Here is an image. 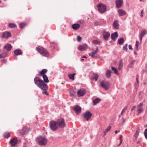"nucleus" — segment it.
<instances>
[{
    "label": "nucleus",
    "instance_id": "obj_1",
    "mask_svg": "<svg viewBox=\"0 0 147 147\" xmlns=\"http://www.w3.org/2000/svg\"><path fill=\"white\" fill-rule=\"evenodd\" d=\"M39 83H40L41 85L39 84H37V86L42 90H43L42 92V94L48 95L47 90L48 89V87L47 84L45 83H43L42 81H40Z\"/></svg>",
    "mask_w": 147,
    "mask_h": 147
},
{
    "label": "nucleus",
    "instance_id": "obj_2",
    "mask_svg": "<svg viewBox=\"0 0 147 147\" xmlns=\"http://www.w3.org/2000/svg\"><path fill=\"white\" fill-rule=\"evenodd\" d=\"M36 141L40 145L45 146L47 144V139L45 137L40 136L36 138Z\"/></svg>",
    "mask_w": 147,
    "mask_h": 147
},
{
    "label": "nucleus",
    "instance_id": "obj_3",
    "mask_svg": "<svg viewBox=\"0 0 147 147\" xmlns=\"http://www.w3.org/2000/svg\"><path fill=\"white\" fill-rule=\"evenodd\" d=\"M43 80L40 79L39 78L36 77L34 79V82L35 84L37 85V84H39L41 85L40 83H39V82L40 81H42V82H43V83L46 82V83H48L49 82V80L47 76L46 75H44L42 76Z\"/></svg>",
    "mask_w": 147,
    "mask_h": 147
},
{
    "label": "nucleus",
    "instance_id": "obj_4",
    "mask_svg": "<svg viewBox=\"0 0 147 147\" xmlns=\"http://www.w3.org/2000/svg\"><path fill=\"white\" fill-rule=\"evenodd\" d=\"M36 50L43 56L48 57L49 56V53L47 51L42 47H37L36 48Z\"/></svg>",
    "mask_w": 147,
    "mask_h": 147
},
{
    "label": "nucleus",
    "instance_id": "obj_5",
    "mask_svg": "<svg viewBox=\"0 0 147 147\" xmlns=\"http://www.w3.org/2000/svg\"><path fill=\"white\" fill-rule=\"evenodd\" d=\"M98 8V11L100 13H103L105 12L106 10L107 7L104 4L100 3L97 5Z\"/></svg>",
    "mask_w": 147,
    "mask_h": 147
},
{
    "label": "nucleus",
    "instance_id": "obj_6",
    "mask_svg": "<svg viewBox=\"0 0 147 147\" xmlns=\"http://www.w3.org/2000/svg\"><path fill=\"white\" fill-rule=\"evenodd\" d=\"M56 122L58 127L63 128L65 127L66 124L65 123V119L63 118L58 119Z\"/></svg>",
    "mask_w": 147,
    "mask_h": 147
},
{
    "label": "nucleus",
    "instance_id": "obj_7",
    "mask_svg": "<svg viewBox=\"0 0 147 147\" xmlns=\"http://www.w3.org/2000/svg\"><path fill=\"white\" fill-rule=\"evenodd\" d=\"M49 125L50 128L53 131H55L58 128V127L55 121L54 120L50 121L49 122Z\"/></svg>",
    "mask_w": 147,
    "mask_h": 147
},
{
    "label": "nucleus",
    "instance_id": "obj_8",
    "mask_svg": "<svg viewBox=\"0 0 147 147\" xmlns=\"http://www.w3.org/2000/svg\"><path fill=\"white\" fill-rule=\"evenodd\" d=\"M110 83L108 81H102L100 84V86L104 88L105 90L109 89L110 86Z\"/></svg>",
    "mask_w": 147,
    "mask_h": 147
},
{
    "label": "nucleus",
    "instance_id": "obj_9",
    "mask_svg": "<svg viewBox=\"0 0 147 147\" xmlns=\"http://www.w3.org/2000/svg\"><path fill=\"white\" fill-rule=\"evenodd\" d=\"M92 115V113L89 111H87L82 114V116L86 119L87 121H88Z\"/></svg>",
    "mask_w": 147,
    "mask_h": 147
},
{
    "label": "nucleus",
    "instance_id": "obj_10",
    "mask_svg": "<svg viewBox=\"0 0 147 147\" xmlns=\"http://www.w3.org/2000/svg\"><path fill=\"white\" fill-rule=\"evenodd\" d=\"M102 34L103 37L105 40H107L110 36V34L109 32H107L104 30H102Z\"/></svg>",
    "mask_w": 147,
    "mask_h": 147
},
{
    "label": "nucleus",
    "instance_id": "obj_11",
    "mask_svg": "<svg viewBox=\"0 0 147 147\" xmlns=\"http://www.w3.org/2000/svg\"><path fill=\"white\" fill-rule=\"evenodd\" d=\"M11 36V33L8 31H5L3 32L2 37V38H8Z\"/></svg>",
    "mask_w": 147,
    "mask_h": 147
},
{
    "label": "nucleus",
    "instance_id": "obj_12",
    "mask_svg": "<svg viewBox=\"0 0 147 147\" xmlns=\"http://www.w3.org/2000/svg\"><path fill=\"white\" fill-rule=\"evenodd\" d=\"M73 109L77 114H79L80 113L82 109L81 107L78 105L75 106Z\"/></svg>",
    "mask_w": 147,
    "mask_h": 147
},
{
    "label": "nucleus",
    "instance_id": "obj_13",
    "mask_svg": "<svg viewBox=\"0 0 147 147\" xmlns=\"http://www.w3.org/2000/svg\"><path fill=\"white\" fill-rule=\"evenodd\" d=\"M86 92V90L85 89H80L78 92V97L82 96L84 95Z\"/></svg>",
    "mask_w": 147,
    "mask_h": 147
},
{
    "label": "nucleus",
    "instance_id": "obj_14",
    "mask_svg": "<svg viewBox=\"0 0 147 147\" xmlns=\"http://www.w3.org/2000/svg\"><path fill=\"white\" fill-rule=\"evenodd\" d=\"M123 0H117L115 1L116 7L117 8H120L122 6L123 3Z\"/></svg>",
    "mask_w": 147,
    "mask_h": 147
},
{
    "label": "nucleus",
    "instance_id": "obj_15",
    "mask_svg": "<svg viewBox=\"0 0 147 147\" xmlns=\"http://www.w3.org/2000/svg\"><path fill=\"white\" fill-rule=\"evenodd\" d=\"M88 48V46L86 44L80 45L78 47V49L81 51L86 50Z\"/></svg>",
    "mask_w": 147,
    "mask_h": 147
},
{
    "label": "nucleus",
    "instance_id": "obj_16",
    "mask_svg": "<svg viewBox=\"0 0 147 147\" xmlns=\"http://www.w3.org/2000/svg\"><path fill=\"white\" fill-rule=\"evenodd\" d=\"M17 143L18 140L17 139L14 138L11 139L9 142V143L11 144L12 146H14L17 144Z\"/></svg>",
    "mask_w": 147,
    "mask_h": 147
},
{
    "label": "nucleus",
    "instance_id": "obj_17",
    "mask_svg": "<svg viewBox=\"0 0 147 147\" xmlns=\"http://www.w3.org/2000/svg\"><path fill=\"white\" fill-rule=\"evenodd\" d=\"M28 130L26 127H24L20 131V133L21 134L23 135L26 134L27 133Z\"/></svg>",
    "mask_w": 147,
    "mask_h": 147
},
{
    "label": "nucleus",
    "instance_id": "obj_18",
    "mask_svg": "<svg viewBox=\"0 0 147 147\" xmlns=\"http://www.w3.org/2000/svg\"><path fill=\"white\" fill-rule=\"evenodd\" d=\"M118 36V33L117 32H115L114 33L112 34L111 36V39L114 40H115L117 38Z\"/></svg>",
    "mask_w": 147,
    "mask_h": 147
},
{
    "label": "nucleus",
    "instance_id": "obj_19",
    "mask_svg": "<svg viewBox=\"0 0 147 147\" xmlns=\"http://www.w3.org/2000/svg\"><path fill=\"white\" fill-rule=\"evenodd\" d=\"M12 47L11 44L7 43L4 47V48L5 49L8 51L11 50Z\"/></svg>",
    "mask_w": 147,
    "mask_h": 147
},
{
    "label": "nucleus",
    "instance_id": "obj_20",
    "mask_svg": "<svg viewBox=\"0 0 147 147\" xmlns=\"http://www.w3.org/2000/svg\"><path fill=\"white\" fill-rule=\"evenodd\" d=\"M119 14V16H122L125 15L126 14V11L122 9H119L118 11Z\"/></svg>",
    "mask_w": 147,
    "mask_h": 147
},
{
    "label": "nucleus",
    "instance_id": "obj_21",
    "mask_svg": "<svg viewBox=\"0 0 147 147\" xmlns=\"http://www.w3.org/2000/svg\"><path fill=\"white\" fill-rule=\"evenodd\" d=\"M80 27V24L75 23L73 24L71 26L72 28L74 30H76L79 29Z\"/></svg>",
    "mask_w": 147,
    "mask_h": 147
},
{
    "label": "nucleus",
    "instance_id": "obj_22",
    "mask_svg": "<svg viewBox=\"0 0 147 147\" xmlns=\"http://www.w3.org/2000/svg\"><path fill=\"white\" fill-rule=\"evenodd\" d=\"M113 25L115 29H118L119 26L118 20H115L113 23Z\"/></svg>",
    "mask_w": 147,
    "mask_h": 147
},
{
    "label": "nucleus",
    "instance_id": "obj_23",
    "mask_svg": "<svg viewBox=\"0 0 147 147\" xmlns=\"http://www.w3.org/2000/svg\"><path fill=\"white\" fill-rule=\"evenodd\" d=\"M14 52L15 55H20L22 53V52L21 51V50L19 49L15 50Z\"/></svg>",
    "mask_w": 147,
    "mask_h": 147
},
{
    "label": "nucleus",
    "instance_id": "obj_24",
    "mask_svg": "<svg viewBox=\"0 0 147 147\" xmlns=\"http://www.w3.org/2000/svg\"><path fill=\"white\" fill-rule=\"evenodd\" d=\"M112 72L110 70H107L106 72V76L107 78H110L111 76Z\"/></svg>",
    "mask_w": 147,
    "mask_h": 147
},
{
    "label": "nucleus",
    "instance_id": "obj_25",
    "mask_svg": "<svg viewBox=\"0 0 147 147\" xmlns=\"http://www.w3.org/2000/svg\"><path fill=\"white\" fill-rule=\"evenodd\" d=\"M47 71V69H43L41 71L39 72V74L40 76H42L44 75H46L45 74Z\"/></svg>",
    "mask_w": 147,
    "mask_h": 147
},
{
    "label": "nucleus",
    "instance_id": "obj_26",
    "mask_svg": "<svg viewBox=\"0 0 147 147\" xmlns=\"http://www.w3.org/2000/svg\"><path fill=\"white\" fill-rule=\"evenodd\" d=\"M124 42V40L123 37L119 38L117 40V42L119 45H123Z\"/></svg>",
    "mask_w": 147,
    "mask_h": 147
},
{
    "label": "nucleus",
    "instance_id": "obj_27",
    "mask_svg": "<svg viewBox=\"0 0 147 147\" xmlns=\"http://www.w3.org/2000/svg\"><path fill=\"white\" fill-rule=\"evenodd\" d=\"M8 27L11 28H13L17 27V26L15 24L12 23H9L8 24Z\"/></svg>",
    "mask_w": 147,
    "mask_h": 147
},
{
    "label": "nucleus",
    "instance_id": "obj_28",
    "mask_svg": "<svg viewBox=\"0 0 147 147\" xmlns=\"http://www.w3.org/2000/svg\"><path fill=\"white\" fill-rule=\"evenodd\" d=\"M101 100L98 98H97L96 99L94 100L93 101V105H95L97 104Z\"/></svg>",
    "mask_w": 147,
    "mask_h": 147
},
{
    "label": "nucleus",
    "instance_id": "obj_29",
    "mask_svg": "<svg viewBox=\"0 0 147 147\" xmlns=\"http://www.w3.org/2000/svg\"><path fill=\"white\" fill-rule=\"evenodd\" d=\"M139 132L140 129L139 128H138L136 130V133L134 135V137L135 138L137 139L138 138L139 136Z\"/></svg>",
    "mask_w": 147,
    "mask_h": 147
},
{
    "label": "nucleus",
    "instance_id": "obj_30",
    "mask_svg": "<svg viewBox=\"0 0 147 147\" xmlns=\"http://www.w3.org/2000/svg\"><path fill=\"white\" fill-rule=\"evenodd\" d=\"M146 34V32L145 30H142L141 32L139 34V36L143 37Z\"/></svg>",
    "mask_w": 147,
    "mask_h": 147
},
{
    "label": "nucleus",
    "instance_id": "obj_31",
    "mask_svg": "<svg viewBox=\"0 0 147 147\" xmlns=\"http://www.w3.org/2000/svg\"><path fill=\"white\" fill-rule=\"evenodd\" d=\"M76 74L75 73H74L73 74H70L68 76L70 79H72L73 80H74L75 75Z\"/></svg>",
    "mask_w": 147,
    "mask_h": 147
},
{
    "label": "nucleus",
    "instance_id": "obj_32",
    "mask_svg": "<svg viewBox=\"0 0 147 147\" xmlns=\"http://www.w3.org/2000/svg\"><path fill=\"white\" fill-rule=\"evenodd\" d=\"M123 66L122 60L121 59L120 61V62L119 64V69L120 70H121Z\"/></svg>",
    "mask_w": 147,
    "mask_h": 147
},
{
    "label": "nucleus",
    "instance_id": "obj_33",
    "mask_svg": "<svg viewBox=\"0 0 147 147\" xmlns=\"http://www.w3.org/2000/svg\"><path fill=\"white\" fill-rule=\"evenodd\" d=\"M111 69H112V70L114 72V73L115 74H117V75H118L119 74L118 73V70H117V69L116 68H115V67H111Z\"/></svg>",
    "mask_w": 147,
    "mask_h": 147
},
{
    "label": "nucleus",
    "instance_id": "obj_34",
    "mask_svg": "<svg viewBox=\"0 0 147 147\" xmlns=\"http://www.w3.org/2000/svg\"><path fill=\"white\" fill-rule=\"evenodd\" d=\"M4 137L6 138H8L10 136V134L9 133L5 132L3 134Z\"/></svg>",
    "mask_w": 147,
    "mask_h": 147
},
{
    "label": "nucleus",
    "instance_id": "obj_35",
    "mask_svg": "<svg viewBox=\"0 0 147 147\" xmlns=\"http://www.w3.org/2000/svg\"><path fill=\"white\" fill-rule=\"evenodd\" d=\"M98 77L99 76L98 74H94L93 75V77L92 78V79H95L96 81H97Z\"/></svg>",
    "mask_w": 147,
    "mask_h": 147
},
{
    "label": "nucleus",
    "instance_id": "obj_36",
    "mask_svg": "<svg viewBox=\"0 0 147 147\" xmlns=\"http://www.w3.org/2000/svg\"><path fill=\"white\" fill-rule=\"evenodd\" d=\"M7 53L5 52L0 54V58L5 57L7 56Z\"/></svg>",
    "mask_w": 147,
    "mask_h": 147
},
{
    "label": "nucleus",
    "instance_id": "obj_37",
    "mask_svg": "<svg viewBox=\"0 0 147 147\" xmlns=\"http://www.w3.org/2000/svg\"><path fill=\"white\" fill-rule=\"evenodd\" d=\"M26 25V23H22L19 25V28H23Z\"/></svg>",
    "mask_w": 147,
    "mask_h": 147
},
{
    "label": "nucleus",
    "instance_id": "obj_38",
    "mask_svg": "<svg viewBox=\"0 0 147 147\" xmlns=\"http://www.w3.org/2000/svg\"><path fill=\"white\" fill-rule=\"evenodd\" d=\"M95 54L93 52H91V53H89V55L90 56H91L92 57L94 58H96L97 57L95 55Z\"/></svg>",
    "mask_w": 147,
    "mask_h": 147
},
{
    "label": "nucleus",
    "instance_id": "obj_39",
    "mask_svg": "<svg viewBox=\"0 0 147 147\" xmlns=\"http://www.w3.org/2000/svg\"><path fill=\"white\" fill-rule=\"evenodd\" d=\"M143 108H138V115H139L141 113V112L143 111Z\"/></svg>",
    "mask_w": 147,
    "mask_h": 147
},
{
    "label": "nucleus",
    "instance_id": "obj_40",
    "mask_svg": "<svg viewBox=\"0 0 147 147\" xmlns=\"http://www.w3.org/2000/svg\"><path fill=\"white\" fill-rule=\"evenodd\" d=\"M111 128V127L110 126L107 127L105 129V131H104V133L105 134H106Z\"/></svg>",
    "mask_w": 147,
    "mask_h": 147
},
{
    "label": "nucleus",
    "instance_id": "obj_41",
    "mask_svg": "<svg viewBox=\"0 0 147 147\" xmlns=\"http://www.w3.org/2000/svg\"><path fill=\"white\" fill-rule=\"evenodd\" d=\"M93 42L94 44H96L97 45H100V42L98 40H94L93 41Z\"/></svg>",
    "mask_w": 147,
    "mask_h": 147
},
{
    "label": "nucleus",
    "instance_id": "obj_42",
    "mask_svg": "<svg viewBox=\"0 0 147 147\" xmlns=\"http://www.w3.org/2000/svg\"><path fill=\"white\" fill-rule=\"evenodd\" d=\"M127 44H126L125 45V46L123 47V49L124 50L126 51H127Z\"/></svg>",
    "mask_w": 147,
    "mask_h": 147
},
{
    "label": "nucleus",
    "instance_id": "obj_43",
    "mask_svg": "<svg viewBox=\"0 0 147 147\" xmlns=\"http://www.w3.org/2000/svg\"><path fill=\"white\" fill-rule=\"evenodd\" d=\"M144 134L145 138L147 140V128L145 130Z\"/></svg>",
    "mask_w": 147,
    "mask_h": 147
},
{
    "label": "nucleus",
    "instance_id": "obj_44",
    "mask_svg": "<svg viewBox=\"0 0 147 147\" xmlns=\"http://www.w3.org/2000/svg\"><path fill=\"white\" fill-rule=\"evenodd\" d=\"M143 104L142 103H139L138 105V108H143L142 106H143Z\"/></svg>",
    "mask_w": 147,
    "mask_h": 147
},
{
    "label": "nucleus",
    "instance_id": "obj_45",
    "mask_svg": "<svg viewBox=\"0 0 147 147\" xmlns=\"http://www.w3.org/2000/svg\"><path fill=\"white\" fill-rule=\"evenodd\" d=\"M77 40L78 42H80L82 39V37L79 36H78L77 37Z\"/></svg>",
    "mask_w": 147,
    "mask_h": 147
},
{
    "label": "nucleus",
    "instance_id": "obj_46",
    "mask_svg": "<svg viewBox=\"0 0 147 147\" xmlns=\"http://www.w3.org/2000/svg\"><path fill=\"white\" fill-rule=\"evenodd\" d=\"M139 45V42L138 41H136V45H135L136 47H138Z\"/></svg>",
    "mask_w": 147,
    "mask_h": 147
},
{
    "label": "nucleus",
    "instance_id": "obj_47",
    "mask_svg": "<svg viewBox=\"0 0 147 147\" xmlns=\"http://www.w3.org/2000/svg\"><path fill=\"white\" fill-rule=\"evenodd\" d=\"M144 14V11L143 10H142L141 11V15H140V16L141 17H143V14Z\"/></svg>",
    "mask_w": 147,
    "mask_h": 147
},
{
    "label": "nucleus",
    "instance_id": "obj_48",
    "mask_svg": "<svg viewBox=\"0 0 147 147\" xmlns=\"http://www.w3.org/2000/svg\"><path fill=\"white\" fill-rule=\"evenodd\" d=\"M122 135H120L119 137V139L120 141H123V140L122 139Z\"/></svg>",
    "mask_w": 147,
    "mask_h": 147
},
{
    "label": "nucleus",
    "instance_id": "obj_49",
    "mask_svg": "<svg viewBox=\"0 0 147 147\" xmlns=\"http://www.w3.org/2000/svg\"><path fill=\"white\" fill-rule=\"evenodd\" d=\"M136 106L135 105L134 106H133L131 108V111H133L134 109L136 108Z\"/></svg>",
    "mask_w": 147,
    "mask_h": 147
},
{
    "label": "nucleus",
    "instance_id": "obj_50",
    "mask_svg": "<svg viewBox=\"0 0 147 147\" xmlns=\"http://www.w3.org/2000/svg\"><path fill=\"white\" fill-rule=\"evenodd\" d=\"M130 50H132V46L131 45H129L128 46Z\"/></svg>",
    "mask_w": 147,
    "mask_h": 147
},
{
    "label": "nucleus",
    "instance_id": "obj_51",
    "mask_svg": "<svg viewBox=\"0 0 147 147\" xmlns=\"http://www.w3.org/2000/svg\"><path fill=\"white\" fill-rule=\"evenodd\" d=\"M124 109H123L122 110L121 112V115H122L123 113V112H124Z\"/></svg>",
    "mask_w": 147,
    "mask_h": 147
},
{
    "label": "nucleus",
    "instance_id": "obj_52",
    "mask_svg": "<svg viewBox=\"0 0 147 147\" xmlns=\"http://www.w3.org/2000/svg\"><path fill=\"white\" fill-rule=\"evenodd\" d=\"M143 37H142L139 36L140 39V40L141 42H142V41Z\"/></svg>",
    "mask_w": 147,
    "mask_h": 147
},
{
    "label": "nucleus",
    "instance_id": "obj_53",
    "mask_svg": "<svg viewBox=\"0 0 147 147\" xmlns=\"http://www.w3.org/2000/svg\"><path fill=\"white\" fill-rule=\"evenodd\" d=\"M122 119H123V120L122 122L121 123H125V120L124 118H122Z\"/></svg>",
    "mask_w": 147,
    "mask_h": 147
},
{
    "label": "nucleus",
    "instance_id": "obj_54",
    "mask_svg": "<svg viewBox=\"0 0 147 147\" xmlns=\"http://www.w3.org/2000/svg\"><path fill=\"white\" fill-rule=\"evenodd\" d=\"M97 51H97V50H96L94 52H93V53H94L95 54H96V53H97Z\"/></svg>",
    "mask_w": 147,
    "mask_h": 147
},
{
    "label": "nucleus",
    "instance_id": "obj_55",
    "mask_svg": "<svg viewBox=\"0 0 147 147\" xmlns=\"http://www.w3.org/2000/svg\"><path fill=\"white\" fill-rule=\"evenodd\" d=\"M136 81L137 82H138V76H137V78L136 79Z\"/></svg>",
    "mask_w": 147,
    "mask_h": 147
},
{
    "label": "nucleus",
    "instance_id": "obj_56",
    "mask_svg": "<svg viewBox=\"0 0 147 147\" xmlns=\"http://www.w3.org/2000/svg\"><path fill=\"white\" fill-rule=\"evenodd\" d=\"M122 141H120V142L119 144L118 145V146H119L121 144Z\"/></svg>",
    "mask_w": 147,
    "mask_h": 147
},
{
    "label": "nucleus",
    "instance_id": "obj_57",
    "mask_svg": "<svg viewBox=\"0 0 147 147\" xmlns=\"http://www.w3.org/2000/svg\"><path fill=\"white\" fill-rule=\"evenodd\" d=\"M82 58H87V57H86V56H83L82 57Z\"/></svg>",
    "mask_w": 147,
    "mask_h": 147
},
{
    "label": "nucleus",
    "instance_id": "obj_58",
    "mask_svg": "<svg viewBox=\"0 0 147 147\" xmlns=\"http://www.w3.org/2000/svg\"><path fill=\"white\" fill-rule=\"evenodd\" d=\"M136 49L138 51V47H136Z\"/></svg>",
    "mask_w": 147,
    "mask_h": 147
},
{
    "label": "nucleus",
    "instance_id": "obj_59",
    "mask_svg": "<svg viewBox=\"0 0 147 147\" xmlns=\"http://www.w3.org/2000/svg\"><path fill=\"white\" fill-rule=\"evenodd\" d=\"M96 50H97V51H98V46H96Z\"/></svg>",
    "mask_w": 147,
    "mask_h": 147
},
{
    "label": "nucleus",
    "instance_id": "obj_60",
    "mask_svg": "<svg viewBox=\"0 0 147 147\" xmlns=\"http://www.w3.org/2000/svg\"><path fill=\"white\" fill-rule=\"evenodd\" d=\"M81 60L82 61H84V59H83V58H81Z\"/></svg>",
    "mask_w": 147,
    "mask_h": 147
},
{
    "label": "nucleus",
    "instance_id": "obj_61",
    "mask_svg": "<svg viewBox=\"0 0 147 147\" xmlns=\"http://www.w3.org/2000/svg\"><path fill=\"white\" fill-rule=\"evenodd\" d=\"M115 133L116 134H117V133H118V131H117V130L115 131Z\"/></svg>",
    "mask_w": 147,
    "mask_h": 147
},
{
    "label": "nucleus",
    "instance_id": "obj_62",
    "mask_svg": "<svg viewBox=\"0 0 147 147\" xmlns=\"http://www.w3.org/2000/svg\"><path fill=\"white\" fill-rule=\"evenodd\" d=\"M134 54H137V52H136V51H134Z\"/></svg>",
    "mask_w": 147,
    "mask_h": 147
},
{
    "label": "nucleus",
    "instance_id": "obj_63",
    "mask_svg": "<svg viewBox=\"0 0 147 147\" xmlns=\"http://www.w3.org/2000/svg\"><path fill=\"white\" fill-rule=\"evenodd\" d=\"M124 109H127V107H125Z\"/></svg>",
    "mask_w": 147,
    "mask_h": 147
},
{
    "label": "nucleus",
    "instance_id": "obj_64",
    "mask_svg": "<svg viewBox=\"0 0 147 147\" xmlns=\"http://www.w3.org/2000/svg\"><path fill=\"white\" fill-rule=\"evenodd\" d=\"M70 95H71V96L73 95L72 93L71 92H70Z\"/></svg>",
    "mask_w": 147,
    "mask_h": 147
}]
</instances>
